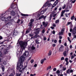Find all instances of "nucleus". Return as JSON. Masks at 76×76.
I'll use <instances>...</instances> for the list:
<instances>
[{"instance_id":"nucleus-41","label":"nucleus","mask_w":76,"mask_h":76,"mask_svg":"<svg viewBox=\"0 0 76 76\" xmlns=\"http://www.w3.org/2000/svg\"><path fill=\"white\" fill-rule=\"evenodd\" d=\"M65 10L62 11V12H61V13L62 14H64L65 13Z\"/></svg>"},{"instance_id":"nucleus-33","label":"nucleus","mask_w":76,"mask_h":76,"mask_svg":"<svg viewBox=\"0 0 76 76\" xmlns=\"http://www.w3.org/2000/svg\"><path fill=\"white\" fill-rule=\"evenodd\" d=\"M7 64V62H6V61H4L3 63V64L4 66H5V65H6Z\"/></svg>"},{"instance_id":"nucleus-38","label":"nucleus","mask_w":76,"mask_h":76,"mask_svg":"<svg viewBox=\"0 0 76 76\" xmlns=\"http://www.w3.org/2000/svg\"><path fill=\"white\" fill-rule=\"evenodd\" d=\"M52 5V4H51V3H49L48 4V7H50V6H51Z\"/></svg>"},{"instance_id":"nucleus-27","label":"nucleus","mask_w":76,"mask_h":76,"mask_svg":"<svg viewBox=\"0 0 76 76\" xmlns=\"http://www.w3.org/2000/svg\"><path fill=\"white\" fill-rule=\"evenodd\" d=\"M44 18V15H42L39 18V20H40V19H42Z\"/></svg>"},{"instance_id":"nucleus-37","label":"nucleus","mask_w":76,"mask_h":76,"mask_svg":"<svg viewBox=\"0 0 76 76\" xmlns=\"http://www.w3.org/2000/svg\"><path fill=\"white\" fill-rule=\"evenodd\" d=\"M37 38V36L35 35L34 37H32L31 38V39H32L33 38Z\"/></svg>"},{"instance_id":"nucleus-16","label":"nucleus","mask_w":76,"mask_h":76,"mask_svg":"<svg viewBox=\"0 0 76 76\" xmlns=\"http://www.w3.org/2000/svg\"><path fill=\"white\" fill-rule=\"evenodd\" d=\"M18 31H14L13 35H14L15 36H16V35H18Z\"/></svg>"},{"instance_id":"nucleus-59","label":"nucleus","mask_w":76,"mask_h":76,"mask_svg":"<svg viewBox=\"0 0 76 76\" xmlns=\"http://www.w3.org/2000/svg\"><path fill=\"white\" fill-rule=\"evenodd\" d=\"M57 70V69H56V68H53V71H56V70Z\"/></svg>"},{"instance_id":"nucleus-63","label":"nucleus","mask_w":76,"mask_h":76,"mask_svg":"<svg viewBox=\"0 0 76 76\" xmlns=\"http://www.w3.org/2000/svg\"><path fill=\"white\" fill-rule=\"evenodd\" d=\"M73 58H74V56H72L71 57V60H72V59H73Z\"/></svg>"},{"instance_id":"nucleus-45","label":"nucleus","mask_w":76,"mask_h":76,"mask_svg":"<svg viewBox=\"0 0 76 76\" xmlns=\"http://www.w3.org/2000/svg\"><path fill=\"white\" fill-rule=\"evenodd\" d=\"M56 4H53L52 7V8H53V7H55V6H56Z\"/></svg>"},{"instance_id":"nucleus-10","label":"nucleus","mask_w":76,"mask_h":76,"mask_svg":"<svg viewBox=\"0 0 76 76\" xmlns=\"http://www.w3.org/2000/svg\"><path fill=\"white\" fill-rule=\"evenodd\" d=\"M72 33L74 35H75L76 33V27H75L73 29L72 31Z\"/></svg>"},{"instance_id":"nucleus-23","label":"nucleus","mask_w":76,"mask_h":76,"mask_svg":"<svg viewBox=\"0 0 76 76\" xmlns=\"http://www.w3.org/2000/svg\"><path fill=\"white\" fill-rule=\"evenodd\" d=\"M27 66H25V67H24V68H23V69H22L21 70V72H23V71H24V70H25V68L27 67Z\"/></svg>"},{"instance_id":"nucleus-49","label":"nucleus","mask_w":76,"mask_h":76,"mask_svg":"<svg viewBox=\"0 0 76 76\" xmlns=\"http://www.w3.org/2000/svg\"><path fill=\"white\" fill-rule=\"evenodd\" d=\"M36 74H34V75L32 74H30V76H36Z\"/></svg>"},{"instance_id":"nucleus-14","label":"nucleus","mask_w":76,"mask_h":76,"mask_svg":"<svg viewBox=\"0 0 76 76\" xmlns=\"http://www.w3.org/2000/svg\"><path fill=\"white\" fill-rule=\"evenodd\" d=\"M64 48V47H63V46H61L59 49V51H63V48Z\"/></svg>"},{"instance_id":"nucleus-25","label":"nucleus","mask_w":76,"mask_h":76,"mask_svg":"<svg viewBox=\"0 0 76 76\" xmlns=\"http://www.w3.org/2000/svg\"><path fill=\"white\" fill-rule=\"evenodd\" d=\"M19 56H20V53H19V52H17V56L18 57H19Z\"/></svg>"},{"instance_id":"nucleus-20","label":"nucleus","mask_w":76,"mask_h":76,"mask_svg":"<svg viewBox=\"0 0 76 76\" xmlns=\"http://www.w3.org/2000/svg\"><path fill=\"white\" fill-rule=\"evenodd\" d=\"M31 47L32 50H35V47H34V46L32 45H31Z\"/></svg>"},{"instance_id":"nucleus-24","label":"nucleus","mask_w":76,"mask_h":76,"mask_svg":"<svg viewBox=\"0 0 76 76\" xmlns=\"http://www.w3.org/2000/svg\"><path fill=\"white\" fill-rule=\"evenodd\" d=\"M2 56V54L1 53V52L0 51V57H1ZM1 61V59L0 58V63Z\"/></svg>"},{"instance_id":"nucleus-26","label":"nucleus","mask_w":76,"mask_h":76,"mask_svg":"<svg viewBox=\"0 0 76 76\" xmlns=\"http://www.w3.org/2000/svg\"><path fill=\"white\" fill-rule=\"evenodd\" d=\"M60 71H59V70H58L57 71H56V73H57L58 75V76H59V75H60Z\"/></svg>"},{"instance_id":"nucleus-2","label":"nucleus","mask_w":76,"mask_h":76,"mask_svg":"<svg viewBox=\"0 0 76 76\" xmlns=\"http://www.w3.org/2000/svg\"><path fill=\"white\" fill-rule=\"evenodd\" d=\"M18 42H19V44L20 45L21 48V50H20V52L22 53L23 50L25 49L26 46L27 45V42H23L22 41H20L19 42V40H18Z\"/></svg>"},{"instance_id":"nucleus-28","label":"nucleus","mask_w":76,"mask_h":76,"mask_svg":"<svg viewBox=\"0 0 76 76\" xmlns=\"http://www.w3.org/2000/svg\"><path fill=\"white\" fill-rule=\"evenodd\" d=\"M52 51H51V50H50L49 51V53H48V56H51V55L52 54Z\"/></svg>"},{"instance_id":"nucleus-50","label":"nucleus","mask_w":76,"mask_h":76,"mask_svg":"<svg viewBox=\"0 0 76 76\" xmlns=\"http://www.w3.org/2000/svg\"><path fill=\"white\" fill-rule=\"evenodd\" d=\"M61 60H64V57H62Z\"/></svg>"},{"instance_id":"nucleus-58","label":"nucleus","mask_w":76,"mask_h":76,"mask_svg":"<svg viewBox=\"0 0 76 76\" xmlns=\"http://www.w3.org/2000/svg\"><path fill=\"white\" fill-rule=\"evenodd\" d=\"M20 19H18V20L17 21V23H19V22H20Z\"/></svg>"},{"instance_id":"nucleus-53","label":"nucleus","mask_w":76,"mask_h":76,"mask_svg":"<svg viewBox=\"0 0 76 76\" xmlns=\"http://www.w3.org/2000/svg\"><path fill=\"white\" fill-rule=\"evenodd\" d=\"M35 41H36V43H37V44H39V43L38 41V40H36Z\"/></svg>"},{"instance_id":"nucleus-12","label":"nucleus","mask_w":76,"mask_h":76,"mask_svg":"<svg viewBox=\"0 0 76 76\" xmlns=\"http://www.w3.org/2000/svg\"><path fill=\"white\" fill-rule=\"evenodd\" d=\"M33 23H31V22L28 23V26H30V28H29V29H30L31 30V28H32V24Z\"/></svg>"},{"instance_id":"nucleus-8","label":"nucleus","mask_w":76,"mask_h":76,"mask_svg":"<svg viewBox=\"0 0 76 76\" xmlns=\"http://www.w3.org/2000/svg\"><path fill=\"white\" fill-rule=\"evenodd\" d=\"M47 10V9H45L44 10H43L40 12H39L40 15H43V14L45 13V12H46Z\"/></svg>"},{"instance_id":"nucleus-64","label":"nucleus","mask_w":76,"mask_h":76,"mask_svg":"<svg viewBox=\"0 0 76 76\" xmlns=\"http://www.w3.org/2000/svg\"><path fill=\"white\" fill-rule=\"evenodd\" d=\"M68 35H69V37H71V33H69Z\"/></svg>"},{"instance_id":"nucleus-44","label":"nucleus","mask_w":76,"mask_h":76,"mask_svg":"<svg viewBox=\"0 0 76 76\" xmlns=\"http://www.w3.org/2000/svg\"><path fill=\"white\" fill-rule=\"evenodd\" d=\"M58 22H59V20H57L56 21V23H58Z\"/></svg>"},{"instance_id":"nucleus-40","label":"nucleus","mask_w":76,"mask_h":76,"mask_svg":"<svg viewBox=\"0 0 76 76\" xmlns=\"http://www.w3.org/2000/svg\"><path fill=\"white\" fill-rule=\"evenodd\" d=\"M75 19V16H72L71 18V20H73V19Z\"/></svg>"},{"instance_id":"nucleus-43","label":"nucleus","mask_w":76,"mask_h":76,"mask_svg":"<svg viewBox=\"0 0 76 76\" xmlns=\"http://www.w3.org/2000/svg\"><path fill=\"white\" fill-rule=\"evenodd\" d=\"M8 41V40H5L3 42H1V43H0V44H3V43H4V42H5V41Z\"/></svg>"},{"instance_id":"nucleus-11","label":"nucleus","mask_w":76,"mask_h":76,"mask_svg":"<svg viewBox=\"0 0 76 76\" xmlns=\"http://www.w3.org/2000/svg\"><path fill=\"white\" fill-rule=\"evenodd\" d=\"M11 7L13 9V10H15V11H16V10H17V8L15 7V5H14L13 6V5H11Z\"/></svg>"},{"instance_id":"nucleus-57","label":"nucleus","mask_w":76,"mask_h":76,"mask_svg":"<svg viewBox=\"0 0 76 76\" xmlns=\"http://www.w3.org/2000/svg\"><path fill=\"white\" fill-rule=\"evenodd\" d=\"M69 12V10H65V12Z\"/></svg>"},{"instance_id":"nucleus-19","label":"nucleus","mask_w":76,"mask_h":76,"mask_svg":"<svg viewBox=\"0 0 76 76\" xmlns=\"http://www.w3.org/2000/svg\"><path fill=\"white\" fill-rule=\"evenodd\" d=\"M4 47H5L4 45H1L0 47V50H2L3 49H4Z\"/></svg>"},{"instance_id":"nucleus-35","label":"nucleus","mask_w":76,"mask_h":76,"mask_svg":"<svg viewBox=\"0 0 76 76\" xmlns=\"http://www.w3.org/2000/svg\"><path fill=\"white\" fill-rule=\"evenodd\" d=\"M36 31H38V32H39V31H40V28H38L36 29Z\"/></svg>"},{"instance_id":"nucleus-54","label":"nucleus","mask_w":76,"mask_h":76,"mask_svg":"<svg viewBox=\"0 0 76 76\" xmlns=\"http://www.w3.org/2000/svg\"><path fill=\"white\" fill-rule=\"evenodd\" d=\"M34 61L33 59H32L31 61V63H34Z\"/></svg>"},{"instance_id":"nucleus-55","label":"nucleus","mask_w":76,"mask_h":76,"mask_svg":"<svg viewBox=\"0 0 76 76\" xmlns=\"http://www.w3.org/2000/svg\"><path fill=\"white\" fill-rule=\"evenodd\" d=\"M29 31L27 30V31H26V34H28V33H29Z\"/></svg>"},{"instance_id":"nucleus-51","label":"nucleus","mask_w":76,"mask_h":76,"mask_svg":"<svg viewBox=\"0 0 76 76\" xmlns=\"http://www.w3.org/2000/svg\"><path fill=\"white\" fill-rule=\"evenodd\" d=\"M68 58H65V61H66V62L68 61Z\"/></svg>"},{"instance_id":"nucleus-18","label":"nucleus","mask_w":76,"mask_h":76,"mask_svg":"<svg viewBox=\"0 0 76 76\" xmlns=\"http://www.w3.org/2000/svg\"><path fill=\"white\" fill-rule=\"evenodd\" d=\"M45 60H46V59L44 58V59H42L41 61H40L41 64H43V63H44V61H45Z\"/></svg>"},{"instance_id":"nucleus-7","label":"nucleus","mask_w":76,"mask_h":76,"mask_svg":"<svg viewBox=\"0 0 76 76\" xmlns=\"http://www.w3.org/2000/svg\"><path fill=\"white\" fill-rule=\"evenodd\" d=\"M64 31V29L63 28L61 29V32L59 33V35H63V32Z\"/></svg>"},{"instance_id":"nucleus-47","label":"nucleus","mask_w":76,"mask_h":76,"mask_svg":"<svg viewBox=\"0 0 76 76\" xmlns=\"http://www.w3.org/2000/svg\"><path fill=\"white\" fill-rule=\"evenodd\" d=\"M21 15L22 16H27V15L24 14H21Z\"/></svg>"},{"instance_id":"nucleus-36","label":"nucleus","mask_w":76,"mask_h":76,"mask_svg":"<svg viewBox=\"0 0 76 76\" xmlns=\"http://www.w3.org/2000/svg\"><path fill=\"white\" fill-rule=\"evenodd\" d=\"M39 31H36L35 32V34H36V35H38V34H39Z\"/></svg>"},{"instance_id":"nucleus-32","label":"nucleus","mask_w":76,"mask_h":76,"mask_svg":"<svg viewBox=\"0 0 76 76\" xmlns=\"http://www.w3.org/2000/svg\"><path fill=\"white\" fill-rule=\"evenodd\" d=\"M64 56H67L66 54V51H65L63 53Z\"/></svg>"},{"instance_id":"nucleus-62","label":"nucleus","mask_w":76,"mask_h":76,"mask_svg":"<svg viewBox=\"0 0 76 76\" xmlns=\"http://www.w3.org/2000/svg\"><path fill=\"white\" fill-rule=\"evenodd\" d=\"M65 15L66 17H67V18H68V15H67V13H66L65 14Z\"/></svg>"},{"instance_id":"nucleus-3","label":"nucleus","mask_w":76,"mask_h":76,"mask_svg":"<svg viewBox=\"0 0 76 76\" xmlns=\"http://www.w3.org/2000/svg\"><path fill=\"white\" fill-rule=\"evenodd\" d=\"M8 15H9V13H8V12H6L4 14H2L1 15L2 16L4 15V16L1 18V20L2 21H4V22H6V21L4 20H6V17H7L8 16Z\"/></svg>"},{"instance_id":"nucleus-4","label":"nucleus","mask_w":76,"mask_h":76,"mask_svg":"<svg viewBox=\"0 0 76 76\" xmlns=\"http://www.w3.org/2000/svg\"><path fill=\"white\" fill-rule=\"evenodd\" d=\"M40 12H39V11H38L36 13L33 14L32 16L33 17H35V18H38V17H39L40 16Z\"/></svg>"},{"instance_id":"nucleus-21","label":"nucleus","mask_w":76,"mask_h":76,"mask_svg":"<svg viewBox=\"0 0 76 76\" xmlns=\"http://www.w3.org/2000/svg\"><path fill=\"white\" fill-rule=\"evenodd\" d=\"M8 50L7 49H5L4 50V54H7L8 53Z\"/></svg>"},{"instance_id":"nucleus-42","label":"nucleus","mask_w":76,"mask_h":76,"mask_svg":"<svg viewBox=\"0 0 76 76\" xmlns=\"http://www.w3.org/2000/svg\"><path fill=\"white\" fill-rule=\"evenodd\" d=\"M58 0H57L56 1L55 3V4H56L57 5V4H58Z\"/></svg>"},{"instance_id":"nucleus-56","label":"nucleus","mask_w":76,"mask_h":76,"mask_svg":"<svg viewBox=\"0 0 76 76\" xmlns=\"http://www.w3.org/2000/svg\"><path fill=\"white\" fill-rule=\"evenodd\" d=\"M29 36H30V37H33V36H34V34H30Z\"/></svg>"},{"instance_id":"nucleus-30","label":"nucleus","mask_w":76,"mask_h":76,"mask_svg":"<svg viewBox=\"0 0 76 76\" xmlns=\"http://www.w3.org/2000/svg\"><path fill=\"white\" fill-rule=\"evenodd\" d=\"M45 29H43L42 31V34H44V33H45Z\"/></svg>"},{"instance_id":"nucleus-5","label":"nucleus","mask_w":76,"mask_h":76,"mask_svg":"<svg viewBox=\"0 0 76 76\" xmlns=\"http://www.w3.org/2000/svg\"><path fill=\"white\" fill-rule=\"evenodd\" d=\"M29 55V52L28 51H26L23 55V57L25 58V57H27V56H28Z\"/></svg>"},{"instance_id":"nucleus-15","label":"nucleus","mask_w":76,"mask_h":76,"mask_svg":"<svg viewBox=\"0 0 76 76\" xmlns=\"http://www.w3.org/2000/svg\"><path fill=\"white\" fill-rule=\"evenodd\" d=\"M15 12L13 11H12L11 13V15L12 16H15Z\"/></svg>"},{"instance_id":"nucleus-6","label":"nucleus","mask_w":76,"mask_h":76,"mask_svg":"<svg viewBox=\"0 0 76 76\" xmlns=\"http://www.w3.org/2000/svg\"><path fill=\"white\" fill-rule=\"evenodd\" d=\"M11 18H12V17L11 16H9L7 18H6V20H4V21L5 22H8V21H11Z\"/></svg>"},{"instance_id":"nucleus-39","label":"nucleus","mask_w":76,"mask_h":76,"mask_svg":"<svg viewBox=\"0 0 76 76\" xmlns=\"http://www.w3.org/2000/svg\"><path fill=\"white\" fill-rule=\"evenodd\" d=\"M34 20L33 19H31L30 20V22L31 23H32L33 22H34Z\"/></svg>"},{"instance_id":"nucleus-61","label":"nucleus","mask_w":76,"mask_h":76,"mask_svg":"<svg viewBox=\"0 0 76 76\" xmlns=\"http://www.w3.org/2000/svg\"><path fill=\"white\" fill-rule=\"evenodd\" d=\"M66 70V68L63 67V71H64V70Z\"/></svg>"},{"instance_id":"nucleus-22","label":"nucleus","mask_w":76,"mask_h":76,"mask_svg":"<svg viewBox=\"0 0 76 76\" xmlns=\"http://www.w3.org/2000/svg\"><path fill=\"white\" fill-rule=\"evenodd\" d=\"M1 67L2 68V70L3 72H4V66H3V65H2L1 66Z\"/></svg>"},{"instance_id":"nucleus-48","label":"nucleus","mask_w":76,"mask_h":76,"mask_svg":"<svg viewBox=\"0 0 76 76\" xmlns=\"http://www.w3.org/2000/svg\"><path fill=\"white\" fill-rule=\"evenodd\" d=\"M21 76V74L20 73V74H17L16 75V76Z\"/></svg>"},{"instance_id":"nucleus-60","label":"nucleus","mask_w":76,"mask_h":76,"mask_svg":"<svg viewBox=\"0 0 76 76\" xmlns=\"http://www.w3.org/2000/svg\"><path fill=\"white\" fill-rule=\"evenodd\" d=\"M54 43H57V40H54Z\"/></svg>"},{"instance_id":"nucleus-13","label":"nucleus","mask_w":76,"mask_h":76,"mask_svg":"<svg viewBox=\"0 0 76 76\" xmlns=\"http://www.w3.org/2000/svg\"><path fill=\"white\" fill-rule=\"evenodd\" d=\"M43 25L45 27H46L48 25V22H46V23H45V22H43Z\"/></svg>"},{"instance_id":"nucleus-29","label":"nucleus","mask_w":76,"mask_h":76,"mask_svg":"<svg viewBox=\"0 0 76 76\" xmlns=\"http://www.w3.org/2000/svg\"><path fill=\"white\" fill-rule=\"evenodd\" d=\"M51 69V66H49L47 68V70H48L49 69Z\"/></svg>"},{"instance_id":"nucleus-31","label":"nucleus","mask_w":76,"mask_h":76,"mask_svg":"<svg viewBox=\"0 0 76 76\" xmlns=\"http://www.w3.org/2000/svg\"><path fill=\"white\" fill-rule=\"evenodd\" d=\"M66 4H64L63 5V6L62 7V8L63 9H64L65 8H66Z\"/></svg>"},{"instance_id":"nucleus-52","label":"nucleus","mask_w":76,"mask_h":76,"mask_svg":"<svg viewBox=\"0 0 76 76\" xmlns=\"http://www.w3.org/2000/svg\"><path fill=\"white\" fill-rule=\"evenodd\" d=\"M56 44H53L52 45V47H56Z\"/></svg>"},{"instance_id":"nucleus-34","label":"nucleus","mask_w":76,"mask_h":76,"mask_svg":"<svg viewBox=\"0 0 76 76\" xmlns=\"http://www.w3.org/2000/svg\"><path fill=\"white\" fill-rule=\"evenodd\" d=\"M67 39H68V41H69V42L71 43V42H72L71 41L70 39V38H69V37H68Z\"/></svg>"},{"instance_id":"nucleus-46","label":"nucleus","mask_w":76,"mask_h":76,"mask_svg":"<svg viewBox=\"0 0 76 76\" xmlns=\"http://www.w3.org/2000/svg\"><path fill=\"white\" fill-rule=\"evenodd\" d=\"M52 17H53V14H50V19H51V18H52Z\"/></svg>"},{"instance_id":"nucleus-9","label":"nucleus","mask_w":76,"mask_h":76,"mask_svg":"<svg viewBox=\"0 0 76 76\" xmlns=\"http://www.w3.org/2000/svg\"><path fill=\"white\" fill-rule=\"evenodd\" d=\"M73 72V71L72 69L70 70V69H68L66 71V73L69 74L70 73H72Z\"/></svg>"},{"instance_id":"nucleus-1","label":"nucleus","mask_w":76,"mask_h":76,"mask_svg":"<svg viewBox=\"0 0 76 76\" xmlns=\"http://www.w3.org/2000/svg\"><path fill=\"white\" fill-rule=\"evenodd\" d=\"M25 58L23 56H21L18 59V63L17 64V69H18L19 68L20 69H22L23 66V63L25 60Z\"/></svg>"},{"instance_id":"nucleus-17","label":"nucleus","mask_w":76,"mask_h":76,"mask_svg":"<svg viewBox=\"0 0 76 76\" xmlns=\"http://www.w3.org/2000/svg\"><path fill=\"white\" fill-rule=\"evenodd\" d=\"M48 2H46L45 4L44 5H43V8H44V7H47V6H48Z\"/></svg>"}]
</instances>
